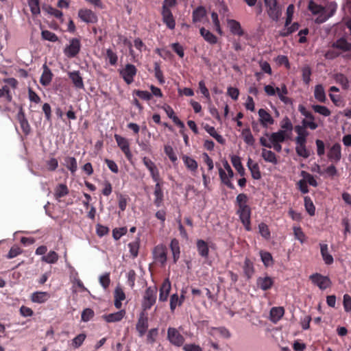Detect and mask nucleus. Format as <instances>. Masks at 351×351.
I'll return each mask as SVG.
<instances>
[{
    "mask_svg": "<svg viewBox=\"0 0 351 351\" xmlns=\"http://www.w3.org/2000/svg\"><path fill=\"white\" fill-rule=\"evenodd\" d=\"M302 125H295L294 128L295 132L298 134L295 137V142H306V138L308 136V132L306 130V128H310L311 130H315L317 128L318 125L315 122L308 121L306 119L302 121Z\"/></svg>",
    "mask_w": 351,
    "mask_h": 351,
    "instance_id": "obj_2",
    "label": "nucleus"
},
{
    "mask_svg": "<svg viewBox=\"0 0 351 351\" xmlns=\"http://www.w3.org/2000/svg\"><path fill=\"white\" fill-rule=\"evenodd\" d=\"M133 94L145 101H149L152 98V95L147 90H134Z\"/></svg>",
    "mask_w": 351,
    "mask_h": 351,
    "instance_id": "obj_55",
    "label": "nucleus"
},
{
    "mask_svg": "<svg viewBox=\"0 0 351 351\" xmlns=\"http://www.w3.org/2000/svg\"><path fill=\"white\" fill-rule=\"evenodd\" d=\"M125 315V310H121L118 312L110 313L108 315H103V318L106 322H116L121 321Z\"/></svg>",
    "mask_w": 351,
    "mask_h": 351,
    "instance_id": "obj_28",
    "label": "nucleus"
},
{
    "mask_svg": "<svg viewBox=\"0 0 351 351\" xmlns=\"http://www.w3.org/2000/svg\"><path fill=\"white\" fill-rule=\"evenodd\" d=\"M274 280L269 276L259 277L257 279V286L263 291L270 289L274 285Z\"/></svg>",
    "mask_w": 351,
    "mask_h": 351,
    "instance_id": "obj_26",
    "label": "nucleus"
},
{
    "mask_svg": "<svg viewBox=\"0 0 351 351\" xmlns=\"http://www.w3.org/2000/svg\"><path fill=\"white\" fill-rule=\"evenodd\" d=\"M312 108L315 112L319 113V114H322L324 117H328L331 114L330 110L324 106L313 105Z\"/></svg>",
    "mask_w": 351,
    "mask_h": 351,
    "instance_id": "obj_51",
    "label": "nucleus"
},
{
    "mask_svg": "<svg viewBox=\"0 0 351 351\" xmlns=\"http://www.w3.org/2000/svg\"><path fill=\"white\" fill-rule=\"evenodd\" d=\"M164 149H165V153L169 157V160L172 162H175L177 161V160H178L177 156H176V153L174 152V150L171 146L165 145Z\"/></svg>",
    "mask_w": 351,
    "mask_h": 351,
    "instance_id": "obj_62",
    "label": "nucleus"
},
{
    "mask_svg": "<svg viewBox=\"0 0 351 351\" xmlns=\"http://www.w3.org/2000/svg\"><path fill=\"white\" fill-rule=\"evenodd\" d=\"M106 58L108 59L111 65L114 66L117 63L118 56L111 49L106 50Z\"/></svg>",
    "mask_w": 351,
    "mask_h": 351,
    "instance_id": "obj_63",
    "label": "nucleus"
},
{
    "mask_svg": "<svg viewBox=\"0 0 351 351\" xmlns=\"http://www.w3.org/2000/svg\"><path fill=\"white\" fill-rule=\"evenodd\" d=\"M69 193V189L65 184H58L54 189L53 196L58 202H62V198Z\"/></svg>",
    "mask_w": 351,
    "mask_h": 351,
    "instance_id": "obj_22",
    "label": "nucleus"
},
{
    "mask_svg": "<svg viewBox=\"0 0 351 351\" xmlns=\"http://www.w3.org/2000/svg\"><path fill=\"white\" fill-rule=\"evenodd\" d=\"M170 309L171 312H173L178 306L182 304V300H180L178 295L174 293L170 297Z\"/></svg>",
    "mask_w": 351,
    "mask_h": 351,
    "instance_id": "obj_50",
    "label": "nucleus"
},
{
    "mask_svg": "<svg viewBox=\"0 0 351 351\" xmlns=\"http://www.w3.org/2000/svg\"><path fill=\"white\" fill-rule=\"evenodd\" d=\"M137 69L132 64H127L123 69L120 71V75L127 84L134 82V77L136 75Z\"/></svg>",
    "mask_w": 351,
    "mask_h": 351,
    "instance_id": "obj_8",
    "label": "nucleus"
},
{
    "mask_svg": "<svg viewBox=\"0 0 351 351\" xmlns=\"http://www.w3.org/2000/svg\"><path fill=\"white\" fill-rule=\"evenodd\" d=\"M258 113L259 116V121L263 127L267 128L268 125L274 124V119L265 109H259Z\"/></svg>",
    "mask_w": 351,
    "mask_h": 351,
    "instance_id": "obj_21",
    "label": "nucleus"
},
{
    "mask_svg": "<svg viewBox=\"0 0 351 351\" xmlns=\"http://www.w3.org/2000/svg\"><path fill=\"white\" fill-rule=\"evenodd\" d=\"M315 98L321 103H325L326 101L324 88L322 84H317L315 87L314 90Z\"/></svg>",
    "mask_w": 351,
    "mask_h": 351,
    "instance_id": "obj_37",
    "label": "nucleus"
},
{
    "mask_svg": "<svg viewBox=\"0 0 351 351\" xmlns=\"http://www.w3.org/2000/svg\"><path fill=\"white\" fill-rule=\"evenodd\" d=\"M260 255H261V261H263V263L265 267H269V266L273 265L274 260H273L271 253H269L268 252L261 251Z\"/></svg>",
    "mask_w": 351,
    "mask_h": 351,
    "instance_id": "obj_46",
    "label": "nucleus"
},
{
    "mask_svg": "<svg viewBox=\"0 0 351 351\" xmlns=\"http://www.w3.org/2000/svg\"><path fill=\"white\" fill-rule=\"evenodd\" d=\"M301 176L303 177V179L306 181V184H309L314 187L317 186V182L311 174L305 171H302Z\"/></svg>",
    "mask_w": 351,
    "mask_h": 351,
    "instance_id": "obj_52",
    "label": "nucleus"
},
{
    "mask_svg": "<svg viewBox=\"0 0 351 351\" xmlns=\"http://www.w3.org/2000/svg\"><path fill=\"white\" fill-rule=\"evenodd\" d=\"M320 252L324 263L326 265H331L334 262L332 256L328 252V245L320 243Z\"/></svg>",
    "mask_w": 351,
    "mask_h": 351,
    "instance_id": "obj_29",
    "label": "nucleus"
},
{
    "mask_svg": "<svg viewBox=\"0 0 351 351\" xmlns=\"http://www.w3.org/2000/svg\"><path fill=\"white\" fill-rule=\"evenodd\" d=\"M50 295L47 292L36 291L32 295V301L36 303H43L46 302Z\"/></svg>",
    "mask_w": 351,
    "mask_h": 351,
    "instance_id": "obj_36",
    "label": "nucleus"
},
{
    "mask_svg": "<svg viewBox=\"0 0 351 351\" xmlns=\"http://www.w3.org/2000/svg\"><path fill=\"white\" fill-rule=\"evenodd\" d=\"M154 73H155V77L158 80L159 83L160 84H162L165 83V77L163 75V73L160 69V65L158 62L154 63Z\"/></svg>",
    "mask_w": 351,
    "mask_h": 351,
    "instance_id": "obj_54",
    "label": "nucleus"
},
{
    "mask_svg": "<svg viewBox=\"0 0 351 351\" xmlns=\"http://www.w3.org/2000/svg\"><path fill=\"white\" fill-rule=\"evenodd\" d=\"M64 160L66 167L71 172V173H75L77 170V160L74 157L66 156L64 158Z\"/></svg>",
    "mask_w": 351,
    "mask_h": 351,
    "instance_id": "obj_38",
    "label": "nucleus"
},
{
    "mask_svg": "<svg viewBox=\"0 0 351 351\" xmlns=\"http://www.w3.org/2000/svg\"><path fill=\"white\" fill-rule=\"evenodd\" d=\"M265 136L269 138L271 144L283 143L287 138L286 132L282 130L271 134L266 132Z\"/></svg>",
    "mask_w": 351,
    "mask_h": 351,
    "instance_id": "obj_17",
    "label": "nucleus"
},
{
    "mask_svg": "<svg viewBox=\"0 0 351 351\" xmlns=\"http://www.w3.org/2000/svg\"><path fill=\"white\" fill-rule=\"evenodd\" d=\"M16 119L20 123L21 128L25 135H28L31 132V126L26 118L25 112L22 106L19 108V110L16 114Z\"/></svg>",
    "mask_w": 351,
    "mask_h": 351,
    "instance_id": "obj_12",
    "label": "nucleus"
},
{
    "mask_svg": "<svg viewBox=\"0 0 351 351\" xmlns=\"http://www.w3.org/2000/svg\"><path fill=\"white\" fill-rule=\"evenodd\" d=\"M293 234H294L295 238L297 240L300 241L301 243H304V241L306 240V235L300 227H294L293 228Z\"/></svg>",
    "mask_w": 351,
    "mask_h": 351,
    "instance_id": "obj_61",
    "label": "nucleus"
},
{
    "mask_svg": "<svg viewBox=\"0 0 351 351\" xmlns=\"http://www.w3.org/2000/svg\"><path fill=\"white\" fill-rule=\"evenodd\" d=\"M154 182H156V184L154 192V195L155 196L154 203L156 206L160 207L162 205L164 200V193L162 189V184L160 182V180Z\"/></svg>",
    "mask_w": 351,
    "mask_h": 351,
    "instance_id": "obj_18",
    "label": "nucleus"
},
{
    "mask_svg": "<svg viewBox=\"0 0 351 351\" xmlns=\"http://www.w3.org/2000/svg\"><path fill=\"white\" fill-rule=\"evenodd\" d=\"M264 3L269 18L274 21H278L282 14V8L277 0H264Z\"/></svg>",
    "mask_w": 351,
    "mask_h": 351,
    "instance_id": "obj_4",
    "label": "nucleus"
},
{
    "mask_svg": "<svg viewBox=\"0 0 351 351\" xmlns=\"http://www.w3.org/2000/svg\"><path fill=\"white\" fill-rule=\"evenodd\" d=\"M114 139L117 143V145L121 149L125 154L126 158L131 162L132 159V154L130 149V144L127 138L123 137L119 134L114 135Z\"/></svg>",
    "mask_w": 351,
    "mask_h": 351,
    "instance_id": "obj_7",
    "label": "nucleus"
},
{
    "mask_svg": "<svg viewBox=\"0 0 351 351\" xmlns=\"http://www.w3.org/2000/svg\"><path fill=\"white\" fill-rule=\"evenodd\" d=\"M228 25L230 27V32L234 34L241 36L244 34V32L241 28V24L236 20L228 19Z\"/></svg>",
    "mask_w": 351,
    "mask_h": 351,
    "instance_id": "obj_27",
    "label": "nucleus"
},
{
    "mask_svg": "<svg viewBox=\"0 0 351 351\" xmlns=\"http://www.w3.org/2000/svg\"><path fill=\"white\" fill-rule=\"evenodd\" d=\"M143 162L150 172V176L154 181L160 180L159 171L155 163L149 158H143Z\"/></svg>",
    "mask_w": 351,
    "mask_h": 351,
    "instance_id": "obj_14",
    "label": "nucleus"
},
{
    "mask_svg": "<svg viewBox=\"0 0 351 351\" xmlns=\"http://www.w3.org/2000/svg\"><path fill=\"white\" fill-rule=\"evenodd\" d=\"M130 253L133 258L137 257L140 247V237H136L133 241L129 243Z\"/></svg>",
    "mask_w": 351,
    "mask_h": 351,
    "instance_id": "obj_41",
    "label": "nucleus"
},
{
    "mask_svg": "<svg viewBox=\"0 0 351 351\" xmlns=\"http://www.w3.org/2000/svg\"><path fill=\"white\" fill-rule=\"evenodd\" d=\"M308 8L313 14H321V16L316 19L317 23H324L329 17L322 16V14L325 12L324 8L315 3L313 1H309Z\"/></svg>",
    "mask_w": 351,
    "mask_h": 351,
    "instance_id": "obj_15",
    "label": "nucleus"
},
{
    "mask_svg": "<svg viewBox=\"0 0 351 351\" xmlns=\"http://www.w3.org/2000/svg\"><path fill=\"white\" fill-rule=\"evenodd\" d=\"M335 80L337 83L340 84L343 89H348L349 87V81L346 75L341 73L336 75Z\"/></svg>",
    "mask_w": 351,
    "mask_h": 351,
    "instance_id": "obj_57",
    "label": "nucleus"
},
{
    "mask_svg": "<svg viewBox=\"0 0 351 351\" xmlns=\"http://www.w3.org/2000/svg\"><path fill=\"white\" fill-rule=\"evenodd\" d=\"M158 335V330L156 328H152L148 331L147 335V342L150 344H153Z\"/></svg>",
    "mask_w": 351,
    "mask_h": 351,
    "instance_id": "obj_59",
    "label": "nucleus"
},
{
    "mask_svg": "<svg viewBox=\"0 0 351 351\" xmlns=\"http://www.w3.org/2000/svg\"><path fill=\"white\" fill-rule=\"evenodd\" d=\"M43 71L40 79V82L43 86H47L51 83L53 74L46 64H43Z\"/></svg>",
    "mask_w": 351,
    "mask_h": 351,
    "instance_id": "obj_24",
    "label": "nucleus"
},
{
    "mask_svg": "<svg viewBox=\"0 0 351 351\" xmlns=\"http://www.w3.org/2000/svg\"><path fill=\"white\" fill-rule=\"evenodd\" d=\"M170 248L173 254V262L176 263L180 258V248L179 241L176 239L171 241Z\"/></svg>",
    "mask_w": 351,
    "mask_h": 351,
    "instance_id": "obj_34",
    "label": "nucleus"
},
{
    "mask_svg": "<svg viewBox=\"0 0 351 351\" xmlns=\"http://www.w3.org/2000/svg\"><path fill=\"white\" fill-rule=\"evenodd\" d=\"M219 175L222 183H223L230 189H234V184L231 182L230 180L228 177L227 173L221 167L219 168Z\"/></svg>",
    "mask_w": 351,
    "mask_h": 351,
    "instance_id": "obj_44",
    "label": "nucleus"
},
{
    "mask_svg": "<svg viewBox=\"0 0 351 351\" xmlns=\"http://www.w3.org/2000/svg\"><path fill=\"white\" fill-rule=\"evenodd\" d=\"M114 306L119 309L121 308L122 304L121 302L125 299V294L123 289L117 287L114 290Z\"/></svg>",
    "mask_w": 351,
    "mask_h": 351,
    "instance_id": "obj_33",
    "label": "nucleus"
},
{
    "mask_svg": "<svg viewBox=\"0 0 351 351\" xmlns=\"http://www.w3.org/2000/svg\"><path fill=\"white\" fill-rule=\"evenodd\" d=\"M250 171L253 179L259 180L261 178V173L258 163L254 162L253 166L250 167Z\"/></svg>",
    "mask_w": 351,
    "mask_h": 351,
    "instance_id": "obj_60",
    "label": "nucleus"
},
{
    "mask_svg": "<svg viewBox=\"0 0 351 351\" xmlns=\"http://www.w3.org/2000/svg\"><path fill=\"white\" fill-rule=\"evenodd\" d=\"M196 247L198 254L204 258H207L209 255V246L204 240L197 239L196 241Z\"/></svg>",
    "mask_w": 351,
    "mask_h": 351,
    "instance_id": "obj_23",
    "label": "nucleus"
},
{
    "mask_svg": "<svg viewBox=\"0 0 351 351\" xmlns=\"http://www.w3.org/2000/svg\"><path fill=\"white\" fill-rule=\"evenodd\" d=\"M312 282L316 285L320 289L324 290L330 287L331 281L327 276H324L319 274H314L310 276Z\"/></svg>",
    "mask_w": 351,
    "mask_h": 351,
    "instance_id": "obj_10",
    "label": "nucleus"
},
{
    "mask_svg": "<svg viewBox=\"0 0 351 351\" xmlns=\"http://www.w3.org/2000/svg\"><path fill=\"white\" fill-rule=\"evenodd\" d=\"M171 289V282L167 278L162 282L160 287L159 300L160 302H165L167 300Z\"/></svg>",
    "mask_w": 351,
    "mask_h": 351,
    "instance_id": "obj_20",
    "label": "nucleus"
},
{
    "mask_svg": "<svg viewBox=\"0 0 351 351\" xmlns=\"http://www.w3.org/2000/svg\"><path fill=\"white\" fill-rule=\"evenodd\" d=\"M231 162L233 167L238 171L239 174L241 176H243L245 173V171L241 163L240 157L238 156H232L231 157Z\"/></svg>",
    "mask_w": 351,
    "mask_h": 351,
    "instance_id": "obj_40",
    "label": "nucleus"
},
{
    "mask_svg": "<svg viewBox=\"0 0 351 351\" xmlns=\"http://www.w3.org/2000/svg\"><path fill=\"white\" fill-rule=\"evenodd\" d=\"M161 14L162 16V21L167 25V27L170 29H175L176 21L174 19L171 10L162 11Z\"/></svg>",
    "mask_w": 351,
    "mask_h": 351,
    "instance_id": "obj_25",
    "label": "nucleus"
},
{
    "mask_svg": "<svg viewBox=\"0 0 351 351\" xmlns=\"http://www.w3.org/2000/svg\"><path fill=\"white\" fill-rule=\"evenodd\" d=\"M78 17L86 23H96L98 21L97 14L90 9L82 8L78 11Z\"/></svg>",
    "mask_w": 351,
    "mask_h": 351,
    "instance_id": "obj_9",
    "label": "nucleus"
},
{
    "mask_svg": "<svg viewBox=\"0 0 351 351\" xmlns=\"http://www.w3.org/2000/svg\"><path fill=\"white\" fill-rule=\"evenodd\" d=\"M154 258L164 265L167 261V247L162 245H156L153 250Z\"/></svg>",
    "mask_w": 351,
    "mask_h": 351,
    "instance_id": "obj_13",
    "label": "nucleus"
},
{
    "mask_svg": "<svg viewBox=\"0 0 351 351\" xmlns=\"http://www.w3.org/2000/svg\"><path fill=\"white\" fill-rule=\"evenodd\" d=\"M261 156L267 162H271L274 165L278 163V159L274 152L271 150L263 149L261 152Z\"/></svg>",
    "mask_w": 351,
    "mask_h": 351,
    "instance_id": "obj_35",
    "label": "nucleus"
},
{
    "mask_svg": "<svg viewBox=\"0 0 351 351\" xmlns=\"http://www.w3.org/2000/svg\"><path fill=\"white\" fill-rule=\"evenodd\" d=\"M41 34L42 38L46 40L56 42L58 40V37L56 36V34L49 30H43Z\"/></svg>",
    "mask_w": 351,
    "mask_h": 351,
    "instance_id": "obj_58",
    "label": "nucleus"
},
{
    "mask_svg": "<svg viewBox=\"0 0 351 351\" xmlns=\"http://www.w3.org/2000/svg\"><path fill=\"white\" fill-rule=\"evenodd\" d=\"M80 40L77 38H72L69 45L64 49L65 56L69 58H74L80 53L81 49Z\"/></svg>",
    "mask_w": 351,
    "mask_h": 351,
    "instance_id": "obj_6",
    "label": "nucleus"
},
{
    "mask_svg": "<svg viewBox=\"0 0 351 351\" xmlns=\"http://www.w3.org/2000/svg\"><path fill=\"white\" fill-rule=\"evenodd\" d=\"M69 79L77 89H84V84L83 78L79 71H73L68 73Z\"/></svg>",
    "mask_w": 351,
    "mask_h": 351,
    "instance_id": "obj_19",
    "label": "nucleus"
},
{
    "mask_svg": "<svg viewBox=\"0 0 351 351\" xmlns=\"http://www.w3.org/2000/svg\"><path fill=\"white\" fill-rule=\"evenodd\" d=\"M5 97L8 102H11L12 100V95L10 93V88L5 85L0 88V98Z\"/></svg>",
    "mask_w": 351,
    "mask_h": 351,
    "instance_id": "obj_56",
    "label": "nucleus"
},
{
    "mask_svg": "<svg viewBox=\"0 0 351 351\" xmlns=\"http://www.w3.org/2000/svg\"><path fill=\"white\" fill-rule=\"evenodd\" d=\"M243 271L248 278H250L254 272L253 263L248 258L245 259Z\"/></svg>",
    "mask_w": 351,
    "mask_h": 351,
    "instance_id": "obj_43",
    "label": "nucleus"
},
{
    "mask_svg": "<svg viewBox=\"0 0 351 351\" xmlns=\"http://www.w3.org/2000/svg\"><path fill=\"white\" fill-rule=\"evenodd\" d=\"M167 339L173 346L177 347L182 346L184 343V337L180 332L173 327H169L167 329Z\"/></svg>",
    "mask_w": 351,
    "mask_h": 351,
    "instance_id": "obj_5",
    "label": "nucleus"
},
{
    "mask_svg": "<svg viewBox=\"0 0 351 351\" xmlns=\"http://www.w3.org/2000/svg\"><path fill=\"white\" fill-rule=\"evenodd\" d=\"M248 197L245 193H239L236 197V204L238 206L237 214L247 231L251 228V208L248 205Z\"/></svg>",
    "mask_w": 351,
    "mask_h": 351,
    "instance_id": "obj_1",
    "label": "nucleus"
},
{
    "mask_svg": "<svg viewBox=\"0 0 351 351\" xmlns=\"http://www.w3.org/2000/svg\"><path fill=\"white\" fill-rule=\"evenodd\" d=\"M86 339V335L84 333H81L78 335H77L72 341V346L75 348H78L82 346L84 341Z\"/></svg>",
    "mask_w": 351,
    "mask_h": 351,
    "instance_id": "obj_64",
    "label": "nucleus"
},
{
    "mask_svg": "<svg viewBox=\"0 0 351 351\" xmlns=\"http://www.w3.org/2000/svg\"><path fill=\"white\" fill-rule=\"evenodd\" d=\"M285 313L283 307H273L270 311V316L273 319L279 320Z\"/></svg>",
    "mask_w": 351,
    "mask_h": 351,
    "instance_id": "obj_47",
    "label": "nucleus"
},
{
    "mask_svg": "<svg viewBox=\"0 0 351 351\" xmlns=\"http://www.w3.org/2000/svg\"><path fill=\"white\" fill-rule=\"evenodd\" d=\"M206 12L204 7L199 6L193 10L192 17L193 22L197 23L200 22L203 18L206 16Z\"/></svg>",
    "mask_w": 351,
    "mask_h": 351,
    "instance_id": "obj_42",
    "label": "nucleus"
},
{
    "mask_svg": "<svg viewBox=\"0 0 351 351\" xmlns=\"http://www.w3.org/2000/svg\"><path fill=\"white\" fill-rule=\"evenodd\" d=\"M58 260V255L54 251H50L47 256L42 257V261L49 264L56 263Z\"/></svg>",
    "mask_w": 351,
    "mask_h": 351,
    "instance_id": "obj_49",
    "label": "nucleus"
},
{
    "mask_svg": "<svg viewBox=\"0 0 351 351\" xmlns=\"http://www.w3.org/2000/svg\"><path fill=\"white\" fill-rule=\"evenodd\" d=\"M295 144L296 154L300 157L308 158L311 155V152L310 150L306 148V142L300 141L299 143H295Z\"/></svg>",
    "mask_w": 351,
    "mask_h": 351,
    "instance_id": "obj_31",
    "label": "nucleus"
},
{
    "mask_svg": "<svg viewBox=\"0 0 351 351\" xmlns=\"http://www.w3.org/2000/svg\"><path fill=\"white\" fill-rule=\"evenodd\" d=\"M328 160L332 162L337 164L341 159V147L338 143H335L327 153Z\"/></svg>",
    "mask_w": 351,
    "mask_h": 351,
    "instance_id": "obj_11",
    "label": "nucleus"
},
{
    "mask_svg": "<svg viewBox=\"0 0 351 351\" xmlns=\"http://www.w3.org/2000/svg\"><path fill=\"white\" fill-rule=\"evenodd\" d=\"M258 230H259V233L264 239H265L267 240L270 239L271 232H270L268 226L266 223H265L263 222H261V223H259Z\"/></svg>",
    "mask_w": 351,
    "mask_h": 351,
    "instance_id": "obj_48",
    "label": "nucleus"
},
{
    "mask_svg": "<svg viewBox=\"0 0 351 351\" xmlns=\"http://www.w3.org/2000/svg\"><path fill=\"white\" fill-rule=\"evenodd\" d=\"M27 2L32 14H39L40 12L39 0H27Z\"/></svg>",
    "mask_w": 351,
    "mask_h": 351,
    "instance_id": "obj_53",
    "label": "nucleus"
},
{
    "mask_svg": "<svg viewBox=\"0 0 351 351\" xmlns=\"http://www.w3.org/2000/svg\"><path fill=\"white\" fill-rule=\"evenodd\" d=\"M332 48L341 50L342 52H346L351 49V44L344 38H341L335 42Z\"/></svg>",
    "mask_w": 351,
    "mask_h": 351,
    "instance_id": "obj_30",
    "label": "nucleus"
},
{
    "mask_svg": "<svg viewBox=\"0 0 351 351\" xmlns=\"http://www.w3.org/2000/svg\"><path fill=\"white\" fill-rule=\"evenodd\" d=\"M158 289L156 286H151L146 289L142 302L143 311L149 310L156 303L157 298Z\"/></svg>",
    "mask_w": 351,
    "mask_h": 351,
    "instance_id": "obj_3",
    "label": "nucleus"
},
{
    "mask_svg": "<svg viewBox=\"0 0 351 351\" xmlns=\"http://www.w3.org/2000/svg\"><path fill=\"white\" fill-rule=\"evenodd\" d=\"M182 158L185 166L189 170L191 171H196L198 167V164L195 159L186 155L182 156Z\"/></svg>",
    "mask_w": 351,
    "mask_h": 351,
    "instance_id": "obj_39",
    "label": "nucleus"
},
{
    "mask_svg": "<svg viewBox=\"0 0 351 351\" xmlns=\"http://www.w3.org/2000/svg\"><path fill=\"white\" fill-rule=\"evenodd\" d=\"M199 33L204 39L209 44L215 45L217 43V37L204 27H202L200 28Z\"/></svg>",
    "mask_w": 351,
    "mask_h": 351,
    "instance_id": "obj_32",
    "label": "nucleus"
},
{
    "mask_svg": "<svg viewBox=\"0 0 351 351\" xmlns=\"http://www.w3.org/2000/svg\"><path fill=\"white\" fill-rule=\"evenodd\" d=\"M148 317L143 312H142L139 315L136 325V329L138 332L139 337H141L145 334L148 328Z\"/></svg>",
    "mask_w": 351,
    "mask_h": 351,
    "instance_id": "obj_16",
    "label": "nucleus"
},
{
    "mask_svg": "<svg viewBox=\"0 0 351 351\" xmlns=\"http://www.w3.org/2000/svg\"><path fill=\"white\" fill-rule=\"evenodd\" d=\"M304 206L306 208V212L309 214L311 216L315 215V207L313 204V202L310 197L306 196L304 198Z\"/></svg>",
    "mask_w": 351,
    "mask_h": 351,
    "instance_id": "obj_45",
    "label": "nucleus"
}]
</instances>
